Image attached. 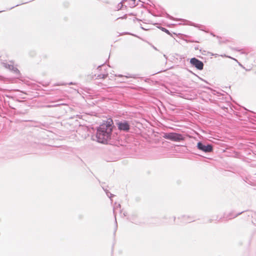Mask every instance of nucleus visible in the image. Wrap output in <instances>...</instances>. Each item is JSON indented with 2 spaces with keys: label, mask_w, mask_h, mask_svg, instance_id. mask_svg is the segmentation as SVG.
Segmentation results:
<instances>
[{
  "label": "nucleus",
  "mask_w": 256,
  "mask_h": 256,
  "mask_svg": "<svg viewBox=\"0 0 256 256\" xmlns=\"http://www.w3.org/2000/svg\"><path fill=\"white\" fill-rule=\"evenodd\" d=\"M113 124L112 120L108 118L100 126L96 132V138L99 142L105 143L110 138Z\"/></svg>",
  "instance_id": "nucleus-1"
},
{
  "label": "nucleus",
  "mask_w": 256,
  "mask_h": 256,
  "mask_svg": "<svg viewBox=\"0 0 256 256\" xmlns=\"http://www.w3.org/2000/svg\"><path fill=\"white\" fill-rule=\"evenodd\" d=\"M163 138L176 142L185 140V136L184 135L176 132L164 133Z\"/></svg>",
  "instance_id": "nucleus-2"
},
{
  "label": "nucleus",
  "mask_w": 256,
  "mask_h": 256,
  "mask_svg": "<svg viewBox=\"0 0 256 256\" xmlns=\"http://www.w3.org/2000/svg\"><path fill=\"white\" fill-rule=\"evenodd\" d=\"M190 63L198 70H202L203 69V62L195 58L190 59Z\"/></svg>",
  "instance_id": "nucleus-3"
},
{
  "label": "nucleus",
  "mask_w": 256,
  "mask_h": 256,
  "mask_svg": "<svg viewBox=\"0 0 256 256\" xmlns=\"http://www.w3.org/2000/svg\"><path fill=\"white\" fill-rule=\"evenodd\" d=\"M198 148L206 152H211L212 150V145L208 144V145H204L202 142H199L198 144L197 145Z\"/></svg>",
  "instance_id": "nucleus-4"
},
{
  "label": "nucleus",
  "mask_w": 256,
  "mask_h": 256,
  "mask_svg": "<svg viewBox=\"0 0 256 256\" xmlns=\"http://www.w3.org/2000/svg\"><path fill=\"white\" fill-rule=\"evenodd\" d=\"M4 66L18 74H20L19 70L14 66L13 62L11 64H4Z\"/></svg>",
  "instance_id": "nucleus-5"
},
{
  "label": "nucleus",
  "mask_w": 256,
  "mask_h": 256,
  "mask_svg": "<svg viewBox=\"0 0 256 256\" xmlns=\"http://www.w3.org/2000/svg\"><path fill=\"white\" fill-rule=\"evenodd\" d=\"M118 128L120 130L128 131L130 129V126L128 122H120L118 124Z\"/></svg>",
  "instance_id": "nucleus-6"
},
{
  "label": "nucleus",
  "mask_w": 256,
  "mask_h": 256,
  "mask_svg": "<svg viewBox=\"0 0 256 256\" xmlns=\"http://www.w3.org/2000/svg\"><path fill=\"white\" fill-rule=\"evenodd\" d=\"M108 76V74H103L102 75L98 76V77H99L100 78H104Z\"/></svg>",
  "instance_id": "nucleus-7"
}]
</instances>
